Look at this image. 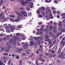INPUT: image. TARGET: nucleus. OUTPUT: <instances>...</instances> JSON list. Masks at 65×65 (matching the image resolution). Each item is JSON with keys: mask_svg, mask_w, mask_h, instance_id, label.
I'll return each instance as SVG.
<instances>
[{"mask_svg": "<svg viewBox=\"0 0 65 65\" xmlns=\"http://www.w3.org/2000/svg\"><path fill=\"white\" fill-rule=\"evenodd\" d=\"M37 13H38V14L40 13V12L38 10H37Z\"/></svg>", "mask_w": 65, "mask_h": 65, "instance_id": "obj_60", "label": "nucleus"}, {"mask_svg": "<svg viewBox=\"0 0 65 65\" xmlns=\"http://www.w3.org/2000/svg\"><path fill=\"white\" fill-rule=\"evenodd\" d=\"M39 10L41 12H43V10L41 9V8H39Z\"/></svg>", "mask_w": 65, "mask_h": 65, "instance_id": "obj_46", "label": "nucleus"}, {"mask_svg": "<svg viewBox=\"0 0 65 65\" xmlns=\"http://www.w3.org/2000/svg\"><path fill=\"white\" fill-rule=\"evenodd\" d=\"M61 49H59L58 50V54H60L61 53Z\"/></svg>", "mask_w": 65, "mask_h": 65, "instance_id": "obj_18", "label": "nucleus"}, {"mask_svg": "<svg viewBox=\"0 0 65 65\" xmlns=\"http://www.w3.org/2000/svg\"><path fill=\"white\" fill-rule=\"evenodd\" d=\"M4 56H5V55H8V53H5L3 54Z\"/></svg>", "mask_w": 65, "mask_h": 65, "instance_id": "obj_48", "label": "nucleus"}, {"mask_svg": "<svg viewBox=\"0 0 65 65\" xmlns=\"http://www.w3.org/2000/svg\"><path fill=\"white\" fill-rule=\"evenodd\" d=\"M8 48L9 49H11V45H9L8 46Z\"/></svg>", "mask_w": 65, "mask_h": 65, "instance_id": "obj_16", "label": "nucleus"}, {"mask_svg": "<svg viewBox=\"0 0 65 65\" xmlns=\"http://www.w3.org/2000/svg\"><path fill=\"white\" fill-rule=\"evenodd\" d=\"M21 13L23 15L24 17H27V14L24 11H22L21 12Z\"/></svg>", "mask_w": 65, "mask_h": 65, "instance_id": "obj_3", "label": "nucleus"}, {"mask_svg": "<svg viewBox=\"0 0 65 65\" xmlns=\"http://www.w3.org/2000/svg\"><path fill=\"white\" fill-rule=\"evenodd\" d=\"M51 1H52V0H46L45 2H50Z\"/></svg>", "mask_w": 65, "mask_h": 65, "instance_id": "obj_27", "label": "nucleus"}, {"mask_svg": "<svg viewBox=\"0 0 65 65\" xmlns=\"http://www.w3.org/2000/svg\"><path fill=\"white\" fill-rule=\"evenodd\" d=\"M40 48H41L42 49V47H43V46H42V45H40Z\"/></svg>", "mask_w": 65, "mask_h": 65, "instance_id": "obj_54", "label": "nucleus"}, {"mask_svg": "<svg viewBox=\"0 0 65 65\" xmlns=\"http://www.w3.org/2000/svg\"><path fill=\"white\" fill-rule=\"evenodd\" d=\"M2 58L4 59L5 60H7V57L6 56Z\"/></svg>", "mask_w": 65, "mask_h": 65, "instance_id": "obj_24", "label": "nucleus"}, {"mask_svg": "<svg viewBox=\"0 0 65 65\" xmlns=\"http://www.w3.org/2000/svg\"><path fill=\"white\" fill-rule=\"evenodd\" d=\"M51 52L52 53V54H54L55 53V51L53 50H52L51 51Z\"/></svg>", "mask_w": 65, "mask_h": 65, "instance_id": "obj_45", "label": "nucleus"}, {"mask_svg": "<svg viewBox=\"0 0 65 65\" xmlns=\"http://www.w3.org/2000/svg\"><path fill=\"white\" fill-rule=\"evenodd\" d=\"M30 50H27L26 51V52L27 54H28V55H29L30 54V53L29 52H28V51H30Z\"/></svg>", "mask_w": 65, "mask_h": 65, "instance_id": "obj_32", "label": "nucleus"}, {"mask_svg": "<svg viewBox=\"0 0 65 65\" xmlns=\"http://www.w3.org/2000/svg\"><path fill=\"white\" fill-rule=\"evenodd\" d=\"M52 13H50V14L49 15V17L50 19H53L54 18V17H53V16H52Z\"/></svg>", "mask_w": 65, "mask_h": 65, "instance_id": "obj_12", "label": "nucleus"}, {"mask_svg": "<svg viewBox=\"0 0 65 65\" xmlns=\"http://www.w3.org/2000/svg\"><path fill=\"white\" fill-rule=\"evenodd\" d=\"M59 35H60V34H59V32H57V33L56 34V36L57 37H59Z\"/></svg>", "mask_w": 65, "mask_h": 65, "instance_id": "obj_29", "label": "nucleus"}, {"mask_svg": "<svg viewBox=\"0 0 65 65\" xmlns=\"http://www.w3.org/2000/svg\"><path fill=\"white\" fill-rule=\"evenodd\" d=\"M12 38L14 39L13 40L12 39L10 40V42L12 43V45L16 44V42H19L20 40L19 38L18 37L14 36L12 37Z\"/></svg>", "mask_w": 65, "mask_h": 65, "instance_id": "obj_1", "label": "nucleus"}, {"mask_svg": "<svg viewBox=\"0 0 65 65\" xmlns=\"http://www.w3.org/2000/svg\"><path fill=\"white\" fill-rule=\"evenodd\" d=\"M29 7H30L31 8H32L34 6H33V5H29Z\"/></svg>", "mask_w": 65, "mask_h": 65, "instance_id": "obj_41", "label": "nucleus"}, {"mask_svg": "<svg viewBox=\"0 0 65 65\" xmlns=\"http://www.w3.org/2000/svg\"><path fill=\"white\" fill-rule=\"evenodd\" d=\"M38 37V40H39L40 41L41 40V38L40 37Z\"/></svg>", "mask_w": 65, "mask_h": 65, "instance_id": "obj_37", "label": "nucleus"}, {"mask_svg": "<svg viewBox=\"0 0 65 65\" xmlns=\"http://www.w3.org/2000/svg\"><path fill=\"white\" fill-rule=\"evenodd\" d=\"M61 31L63 32H65V28H64V29H61Z\"/></svg>", "mask_w": 65, "mask_h": 65, "instance_id": "obj_39", "label": "nucleus"}, {"mask_svg": "<svg viewBox=\"0 0 65 65\" xmlns=\"http://www.w3.org/2000/svg\"><path fill=\"white\" fill-rule=\"evenodd\" d=\"M4 50V47L2 46L0 47V52H3Z\"/></svg>", "mask_w": 65, "mask_h": 65, "instance_id": "obj_10", "label": "nucleus"}, {"mask_svg": "<svg viewBox=\"0 0 65 65\" xmlns=\"http://www.w3.org/2000/svg\"><path fill=\"white\" fill-rule=\"evenodd\" d=\"M56 37H57L56 36H55L53 38V39L54 40H55L56 38Z\"/></svg>", "mask_w": 65, "mask_h": 65, "instance_id": "obj_59", "label": "nucleus"}, {"mask_svg": "<svg viewBox=\"0 0 65 65\" xmlns=\"http://www.w3.org/2000/svg\"><path fill=\"white\" fill-rule=\"evenodd\" d=\"M56 40H54L53 42V44H55V43H56Z\"/></svg>", "mask_w": 65, "mask_h": 65, "instance_id": "obj_50", "label": "nucleus"}, {"mask_svg": "<svg viewBox=\"0 0 65 65\" xmlns=\"http://www.w3.org/2000/svg\"><path fill=\"white\" fill-rule=\"evenodd\" d=\"M47 9H48V10H46V11L47 12V13H50V12H51V11H52V10H51L49 9V7H47L46 8Z\"/></svg>", "mask_w": 65, "mask_h": 65, "instance_id": "obj_7", "label": "nucleus"}, {"mask_svg": "<svg viewBox=\"0 0 65 65\" xmlns=\"http://www.w3.org/2000/svg\"><path fill=\"white\" fill-rule=\"evenodd\" d=\"M3 33H1L0 35V37H2V36H3Z\"/></svg>", "mask_w": 65, "mask_h": 65, "instance_id": "obj_51", "label": "nucleus"}, {"mask_svg": "<svg viewBox=\"0 0 65 65\" xmlns=\"http://www.w3.org/2000/svg\"><path fill=\"white\" fill-rule=\"evenodd\" d=\"M40 41L39 40H37V42L38 43V44L39 45L41 43L40 42Z\"/></svg>", "mask_w": 65, "mask_h": 65, "instance_id": "obj_23", "label": "nucleus"}, {"mask_svg": "<svg viewBox=\"0 0 65 65\" xmlns=\"http://www.w3.org/2000/svg\"><path fill=\"white\" fill-rule=\"evenodd\" d=\"M16 35L17 36H20V34L19 33L16 34Z\"/></svg>", "mask_w": 65, "mask_h": 65, "instance_id": "obj_63", "label": "nucleus"}, {"mask_svg": "<svg viewBox=\"0 0 65 65\" xmlns=\"http://www.w3.org/2000/svg\"><path fill=\"white\" fill-rule=\"evenodd\" d=\"M4 16V14H2V13H1L0 14V18L1 19H3Z\"/></svg>", "mask_w": 65, "mask_h": 65, "instance_id": "obj_8", "label": "nucleus"}, {"mask_svg": "<svg viewBox=\"0 0 65 65\" xmlns=\"http://www.w3.org/2000/svg\"><path fill=\"white\" fill-rule=\"evenodd\" d=\"M26 9L27 10H28V11L30 10V8L28 7H27L26 8Z\"/></svg>", "mask_w": 65, "mask_h": 65, "instance_id": "obj_52", "label": "nucleus"}, {"mask_svg": "<svg viewBox=\"0 0 65 65\" xmlns=\"http://www.w3.org/2000/svg\"><path fill=\"white\" fill-rule=\"evenodd\" d=\"M22 45H24L23 46V47L25 49V50H28V46H29V44L28 42H22L21 43Z\"/></svg>", "mask_w": 65, "mask_h": 65, "instance_id": "obj_2", "label": "nucleus"}, {"mask_svg": "<svg viewBox=\"0 0 65 65\" xmlns=\"http://www.w3.org/2000/svg\"><path fill=\"white\" fill-rule=\"evenodd\" d=\"M40 29H41V30L42 31H44V29L43 28H40Z\"/></svg>", "mask_w": 65, "mask_h": 65, "instance_id": "obj_56", "label": "nucleus"}, {"mask_svg": "<svg viewBox=\"0 0 65 65\" xmlns=\"http://www.w3.org/2000/svg\"><path fill=\"white\" fill-rule=\"evenodd\" d=\"M22 51V49L21 48H17L15 50L16 52H21Z\"/></svg>", "mask_w": 65, "mask_h": 65, "instance_id": "obj_4", "label": "nucleus"}, {"mask_svg": "<svg viewBox=\"0 0 65 65\" xmlns=\"http://www.w3.org/2000/svg\"><path fill=\"white\" fill-rule=\"evenodd\" d=\"M6 31L8 33H9V32H10V29H7L6 30Z\"/></svg>", "mask_w": 65, "mask_h": 65, "instance_id": "obj_26", "label": "nucleus"}, {"mask_svg": "<svg viewBox=\"0 0 65 65\" xmlns=\"http://www.w3.org/2000/svg\"><path fill=\"white\" fill-rule=\"evenodd\" d=\"M46 18H47V19H49V17H48V16L47 15H46Z\"/></svg>", "mask_w": 65, "mask_h": 65, "instance_id": "obj_58", "label": "nucleus"}, {"mask_svg": "<svg viewBox=\"0 0 65 65\" xmlns=\"http://www.w3.org/2000/svg\"><path fill=\"white\" fill-rule=\"evenodd\" d=\"M9 28H10L12 32H13L14 30V28H13L12 26H10L9 27Z\"/></svg>", "mask_w": 65, "mask_h": 65, "instance_id": "obj_11", "label": "nucleus"}, {"mask_svg": "<svg viewBox=\"0 0 65 65\" xmlns=\"http://www.w3.org/2000/svg\"><path fill=\"white\" fill-rule=\"evenodd\" d=\"M55 34H53L52 36L51 37H53L55 36Z\"/></svg>", "mask_w": 65, "mask_h": 65, "instance_id": "obj_49", "label": "nucleus"}, {"mask_svg": "<svg viewBox=\"0 0 65 65\" xmlns=\"http://www.w3.org/2000/svg\"><path fill=\"white\" fill-rule=\"evenodd\" d=\"M59 26H62V23H61V22H59Z\"/></svg>", "mask_w": 65, "mask_h": 65, "instance_id": "obj_33", "label": "nucleus"}, {"mask_svg": "<svg viewBox=\"0 0 65 65\" xmlns=\"http://www.w3.org/2000/svg\"><path fill=\"white\" fill-rule=\"evenodd\" d=\"M2 61L3 62H4L5 64L6 63V59H4L2 58Z\"/></svg>", "mask_w": 65, "mask_h": 65, "instance_id": "obj_13", "label": "nucleus"}, {"mask_svg": "<svg viewBox=\"0 0 65 65\" xmlns=\"http://www.w3.org/2000/svg\"><path fill=\"white\" fill-rule=\"evenodd\" d=\"M49 28L50 30H53V26H50L49 27Z\"/></svg>", "mask_w": 65, "mask_h": 65, "instance_id": "obj_15", "label": "nucleus"}, {"mask_svg": "<svg viewBox=\"0 0 65 65\" xmlns=\"http://www.w3.org/2000/svg\"><path fill=\"white\" fill-rule=\"evenodd\" d=\"M3 1H1V0H0V4L1 5H2L3 4Z\"/></svg>", "mask_w": 65, "mask_h": 65, "instance_id": "obj_35", "label": "nucleus"}, {"mask_svg": "<svg viewBox=\"0 0 65 65\" xmlns=\"http://www.w3.org/2000/svg\"><path fill=\"white\" fill-rule=\"evenodd\" d=\"M11 60H10L9 61L7 64H10L11 63Z\"/></svg>", "mask_w": 65, "mask_h": 65, "instance_id": "obj_40", "label": "nucleus"}, {"mask_svg": "<svg viewBox=\"0 0 65 65\" xmlns=\"http://www.w3.org/2000/svg\"><path fill=\"white\" fill-rule=\"evenodd\" d=\"M48 29H46L44 30V32H46V31H48Z\"/></svg>", "mask_w": 65, "mask_h": 65, "instance_id": "obj_61", "label": "nucleus"}, {"mask_svg": "<svg viewBox=\"0 0 65 65\" xmlns=\"http://www.w3.org/2000/svg\"><path fill=\"white\" fill-rule=\"evenodd\" d=\"M22 63V61L20 60V62H19V65H22L23 64Z\"/></svg>", "mask_w": 65, "mask_h": 65, "instance_id": "obj_36", "label": "nucleus"}, {"mask_svg": "<svg viewBox=\"0 0 65 65\" xmlns=\"http://www.w3.org/2000/svg\"><path fill=\"white\" fill-rule=\"evenodd\" d=\"M15 22H20V20L19 19H16L15 20Z\"/></svg>", "mask_w": 65, "mask_h": 65, "instance_id": "obj_22", "label": "nucleus"}, {"mask_svg": "<svg viewBox=\"0 0 65 65\" xmlns=\"http://www.w3.org/2000/svg\"><path fill=\"white\" fill-rule=\"evenodd\" d=\"M53 28L54 29L56 30L57 29V26H55Z\"/></svg>", "mask_w": 65, "mask_h": 65, "instance_id": "obj_43", "label": "nucleus"}, {"mask_svg": "<svg viewBox=\"0 0 65 65\" xmlns=\"http://www.w3.org/2000/svg\"><path fill=\"white\" fill-rule=\"evenodd\" d=\"M60 43L62 45H64L65 44V42L63 41V40H62L60 42Z\"/></svg>", "mask_w": 65, "mask_h": 65, "instance_id": "obj_14", "label": "nucleus"}, {"mask_svg": "<svg viewBox=\"0 0 65 65\" xmlns=\"http://www.w3.org/2000/svg\"><path fill=\"white\" fill-rule=\"evenodd\" d=\"M10 21H11L12 22H14V19H12V18H10Z\"/></svg>", "mask_w": 65, "mask_h": 65, "instance_id": "obj_30", "label": "nucleus"}, {"mask_svg": "<svg viewBox=\"0 0 65 65\" xmlns=\"http://www.w3.org/2000/svg\"><path fill=\"white\" fill-rule=\"evenodd\" d=\"M10 17L13 18H15V16H14V15H10Z\"/></svg>", "mask_w": 65, "mask_h": 65, "instance_id": "obj_38", "label": "nucleus"}, {"mask_svg": "<svg viewBox=\"0 0 65 65\" xmlns=\"http://www.w3.org/2000/svg\"><path fill=\"white\" fill-rule=\"evenodd\" d=\"M62 59H64L65 58V54H64L62 56Z\"/></svg>", "mask_w": 65, "mask_h": 65, "instance_id": "obj_44", "label": "nucleus"}, {"mask_svg": "<svg viewBox=\"0 0 65 65\" xmlns=\"http://www.w3.org/2000/svg\"><path fill=\"white\" fill-rule=\"evenodd\" d=\"M20 9L21 10H24L25 9V8L24 7H21L20 8Z\"/></svg>", "mask_w": 65, "mask_h": 65, "instance_id": "obj_34", "label": "nucleus"}, {"mask_svg": "<svg viewBox=\"0 0 65 65\" xmlns=\"http://www.w3.org/2000/svg\"><path fill=\"white\" fill-rule=\"evenodd\" d=\"M21 3L23 5H25L26 4L25 2H24L22 1Z\"/></svg>", "mask_w": 65, "mask_h": 65, "instance_id": "obj_21", "label": "nucleus"}, {"mask_svg": "<svg viewBox=\"0 0 65 65\" xmlns=\"http://www.w3.org/2000/svg\"><path fill=\"white\" fill-rule=\"evenodd\" d=\"M38 59L41 61H42V58L40 57H39L38 58Z\"/></svg>", "mask_w": 65, "mask_h": 65, "instance_id": "obj_47", "label": "nucleus"}, {"mask_svg": "<svg viewBox=\"0 0 65 65\" xmlns=\"http://www.w3.org/2000/svg\"><path fill=\"white\" fill-rule=\"evenodd\" d=\"M34 44V42L33 41H31L29 42V45L30 46H33Z\"/></svg>", "mask_w": 65, "mask_h": 65, "instance_id": "obj_9", "label": "nucleus"}, {"mask_svg": "<svg viewBox=\"0 0 65 65\" xmlns=\"http://www.w3.org/2000/svg\"><path fill=\"white\" fill-rule=\"evenodd\" d=\"M51 9L52 10H55L56 8H54V7H51Z\"/></svg>", "mask_w": 65, "mask_h": 65, "instance_id": "obj_42", "label": "nucleus"}, {"mask_svg": "<svg viewBox=\"0 0 65 65\" xmlns=\"http://www.w3.org/2000/svg\"><path fill=\"white\" fill-rule=\"evenodd\" d=\"M54 3H56V4L58 3V2H57V1L56 0L54 1Z\"/></svg>", "mask_w": 65, "mask_h": 65, "instance_id": "obj_53", "label": "nucleus"}, {"mask_svg": "<svg viewBox=\"0 0 65 65\" xmlns=\"http://www.w3.org/2000/svg\"><path fill=\"white\" fill-rule=\"evenodd\" d=\"M62 29V27H58V30H59V31H61Z\"/></svg>", "mask_w": 65, "mask_h": 65, "instance_id": "obj_28", "label": "nucleus"}, {"mask_svg": "<svg viewBox=\"0 0 65 65\" xmlns=\"http://www.w3.org/2000/svg\"><path fill=\"white\" fill-rule=\"evenodd\" d=\"M42 14L43 15H45V13L44 12H43L42 13Z\"/></svg>", "mask_w": 65, "mask_h": 65, "instance_id": "obj_62", "label": "nucleus"}, {"mask_svg": "<svg viewBox=\"0 0 65 65\" xmlns=\"http://www.w3.org/2000/svg\"><path fill=\"white\" fill-rule=\"evenodd\" d=\"M25 35H23V36L22 37V39L23 40H25Z\"/></svg>", "mask_w": 65, "mask_h": 65, "instance_id": "obj_31", "label": "nucleus"}, {"mask_svg": "<svg viewBox=\"0 0 65 65\" xmlns=\"http://www.w3.org/2000/svg\"><path fill=\"white\" fill-rule=\"evenodd\" d=\"M61 16H62V15H65V13H62L61 14Z\"/></svg>", "mask_w": 65, "mask_h": 65, "instance_id": "obj_64", "label": "nucleus"}, {"mask_svg": "<svg viewBox=\"0 0 65 65\" xmlns=\"http://www.w3.org/2000/svg\"><path fill=\"white\" fill-rule=\"evenodd\" d=\"M35 38V39H36V40H38V38H37V37H34Z\"/></svg>", "mask_w": 65, "mask_h": 65, "instance_id": "obj_55", "label": "nucleus"}, {"mask_svg": "<svg viewBox=\"0 0 65 65\" xmlns=\"http://www.w3.org/2000/svg\"><path fill=\"white\" fill-rule=\"evenodd\" d=\"M10 44V41H8L6 43V45H9Z\"/></svg>", "mask_w": 65, "mask_h": 65, "instance_id": "obj_19", "label": "nucleus"}, {"mask_svg": "<svg viewBox=\"0 0 65 65\" xmlns=\"http://www.w3.org/2000/svg\"><path fill=\"white\" fill-rule=\"evenodd\" d=\"M38 18H41L43 17V16L41 14H40L38 15Z\"/></svg>", "mask_w": 65, "mask_h": 65, "instance_id": "obj_20", "label": "nucleus"}, {"mask_svg": "<svg viewBox=\"0 0 65 65\" xmlns=\"http://www.w3.org/2000/svg\"><path fill=\"white\" fill-rule=\"evenodd\" d=\"M45 38L46 39L45 41H48L49 40V39L48 38H49V37H48V35H45Z\"/></svg>", "mask_w": 65, "mask_h": 65, "instance_id": "obj_5", "label": "nucleus"}, {"mask_svg": "<svg viewBox=\"0 0 65 65\" xmlns=\"http://www.w3.org/2000/svg\"><path fill=\"white\" fill-rule=\"evenodd\" d=\"M48 43L50 45H51L52 43H52V42H48Z\"/></svg>", "mask_w": 65, "mask_h": 65, "instance_id": "obj_57", "label": "nucleus"}, {"mask_svg": "<svg viewBox=\"0 0 65 65\" xmlns=\"http://www.w3.org/2000/svg\"><path fill=\"white\" fill-rule=\"evenodd\" d=\"M4 51L5 52L8 53L9 51V50L7 47H5L4 49Z\"/></svg>", "mask_w": 65, "mask_h": 65, "instance_id": "obj_6", "label": "nucleus"}, {"mask_svg": "<svg viewBox=\"0 0 65 65\" xmlns=\"http://www.w3.org/2000/svg\"><path fill=\"white\" fill-rule=\"evenodd\" d=\"M16 13H17V14H19V15H20L21 17H22L23 16L22 14H21V13H20L18 12H17Z\"/></svg>", "mask_w": 65, "mask_h": 65, "instance_id": "obj_25", "label": "nucleus"}, {"mask_svg": "<svg viewBox=\"0 0 65 65\" xmlns=\"http://www.w3.org/2000/svg\"><path fill=\"white\" fill-rule=\"evenodd\" d=\"M53 57V54H49V58H52Z\"/></svg>", "mask_w": 65, "mask_h": 65, "instance_id": "obj_17", "label": "nucleus"}]
</instances>
